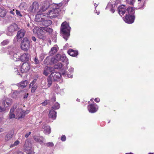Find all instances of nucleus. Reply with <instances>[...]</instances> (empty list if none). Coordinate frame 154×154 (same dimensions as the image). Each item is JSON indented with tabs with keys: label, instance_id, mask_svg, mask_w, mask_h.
Masks as SVG:
<instances>
[{
	"label": "nucleus",
	"instance_id": "27",
	"mask_svg": "<svg viewBox=\"0 0 154 154\" xmlns=\"http://www.w3.org/2000/svg\"><path fill=\"white\" fill-rule=\"evenodd\" d=\"M127 12H128V15H134V9L132 7H129L127 9Z\"/></svg>",
	"mask_w": 154,
	"mask_h": 154
},
{
	"label": "nucleus",
	"instance_id": "36",
	"mask_svg": "<svg viewBox=\"0 0 154 154\" xmlns=\"http://www.w3.org/2000/svg\"><path fill=\"white\" fill-rule=\"evenodd\" d=\"M60 107L59 104L57 103H55L52 106V108L54 109H57L59 108Z\"/></svg>",
	"mask_w": 154,
	"mask_h": 154
},
{
	"label": "nucleus",
	"instance_id": "45",
	"mask_svg": "<svg viewBox=\"0 0 154 154\" xmlns=\"http://www.w3.org/2000/svg\"><path fill=\"white\" fill-rule=\"evenodd\" d=\"M34 61L35 63L36 64H38L39 63V60L38 59L37 56L35 57Z\"/></svg>",
	"mask_w": 154,
	"mask_h": 154
},
{
	"label": "nucleus",
	"instance_id": "29",
	"mask_svg": "<svg viewBox=\"0 0 154 154\" xmlns=\"http://www.w3.org/2000/svg\"><path fill=\"white\" fill-rule=\"evenodd\" d=\"M57 47L54 46L51 48V51L49 52V54L50 55H52L57 52Z\"/></svg>",
	"mask_w": 154,
	"mask_h": 154
},
{
	"label": "nucleus",
	"instance_id": "49",
	"mask_svg": "<svg viewBox=\"0 0 154 154\" xmlns=\"http://www.w3.org/2000/svg\"><path fill=\"white\" fill-rule=\"evenodd\" d=\"M13 154H23V153L20 151H18L14 152Z\"/></svg>",
	"mask_w": 154,
	"mask_h": 154
},
{
	"label": "nucleus",
	"instance_id": "4",
	"mask_svg": "<svg viewBox=\"0 0 154 154\" xmlns=\"http://www.w3.org/2000/svg\"><path fill=\"white\" fill-rule=\"evenodd\" d=\"M14 106L15 107V113L16 114V119H20L24 118L25 116L29 112L28 111L24 112L22 109L17 107L15 105Z\"/></svg>",
	"mask_w": 154,
	"mask_h": 154
},
{
	"label": "nucleus",
	"instance_id": "55",
	"mask_svg": "<svg viewBox=\"0 0 154 154\" xmlns=\"http://www.w3.org/2000/svg\"><path fill=\"white\" fill-rule=\"evenodd\" d=\"M74 69L72 67H70L69 69V71L70 72H72L73 71Z\"/></svg>",
	"mask_w": 154,
	"mask_h": 154
},
{
	"label": "nucleus",
	"instance_id": "18",
	"mask_svg": "<svg viewBox=\"0 0 154 154\" xmlns=\"http://www.w3.org/2000/svg\"><path fill=\"white\" fill-rule=\"evenodd\" d=\"M118 10L120 15L121 16L123 15L125 12V6L124 5H121L119 7Z\"/></svg>",
	"mask_w": 154,
	"mask_h": 154
},
{
	"label": "nucleus",
	"instance_id": "30",
	"mask_svg": "<svg viewBox=\"0 0 154 154\" xmlns=\"http://www.w3.org/2000/svg\"><path fill=\"white\" fill-rule=\"evenodd\" d=\"M40 27L43 30L46 31L49 34L51 33L53 31V29L51 28L48 27H43L42 26H40Z\"/></svg>",
	"mask_w": 154,
	"mask_h": 154
},
{
	"label": "nucleus",
	"instance_id": "61",
	"mask_svg": "<svg viewBox=\"0 0 154 154\" xmlns=\"http://www.w3.org/2000/svg\"><path fill=\"white\" fill-rule=\"evenodd\" d=\"M94 12L95 13H97V15H98L99 14V13H100L99 12H97V10H95L94 11Z\"/></svg>",
	"mask_w": 154,
	"mask_h": 154
},
{
	"label": "nucleus",
	"instance_id": "14",
	"mask_svg": "<svg viewBox=\"0 0 154 154\" xmlns=\"http://www.w3.org/2000/svg\"><path fill=\"white\" fill-rule=\"evenodd\" d=\"M25 32L26 31L24 29H21L18 32L16 37L17 42L20 41L21 40L22 38L24 37Z\"/></svg>",
	"mask_w": 154,
	"mask_h": 154
},
{
	"label": "nucleus",
	"instance_id": "60",
	"mask_svg": "<svg viewBox=\"0 0 154 154\" xmlns=\"http://www.w3.org/2000/svg\"><path fill=\"white\" fill-rule=\"evenodd\" d=\"M28 94H25L23 98H26L28 97Z\"/></svg>",
	"mask_w": 154,
	"mask_h": 154
},
{
	"label": "nucleus",
	"instance_id": "40",
	"mask_svg": "<svg viewBox=\"0 0 154 154\" xmlns=\"http://www.w3.org/2000/svg\"><path fill=\"white\" fill-rule=\"evenodd\" d=\"M56 66H57V67H55V68L59 69H61L63 65L61 63H58L57 64Z\"/></svg>",
	"mask_w": 154,
	"mask_h": 154
},
{
	"label": "nucleus",
	"instance_id": "17",
	"mask_svg": "<svg viewBox=\"0 0 154 154\" xmlns=\"http://www.w3.org/2000/svg\"><path fill=\"white\" fill-rule=\"evenodd\" d=\"M44 16L42 14H38L35 15V21L38 22H39L40 24L41 23L45 17H43Z\"/></svg>",
	"mask_w": 154,
	"mask_h": 154
},
{
	"label": "nucleus",
	"instance_id": "3",
	"mask_svg": "<svg viewBox=\"0 0 154 154\" xmlns=\"http://www.w3.org/2000/svg\"><path fill=\"white\" fill-rule=\"evenodd\" d=\"M70 27L67 23L66 22L63 23L61 24L60 31L63 34V38L67 40L70 35Z\"/></svg>",
	"mask_w": 154,
	"mask_h": 154
},
{
	"label": "nucleus",
	"instance_id": "20",
	"mask_svg": "<svg viewBox=\"0 0 154 154\" xmlns=\"http://www.w3.org/2000/svg\"><path fill=\"white\" fill-rule=\"evenodd\" d=\"M29 55L28 53H24L20 57V60L22 61H28L29 60Z\"/></svg>",
	"mask_w": 154,
	"mask_h": 154
},
{
	"label": "nucleus",
	"instance_id": "13",
	"mask_svg": "<svg viewBox=\"0 0 154 154\" xmlns=\"http://www.w3.org/2000/svg\"><path fill=\"white\" fill-rule=\"evenodd\" d=\"M30 69L29 64L27 63H23L20 68V71L22 73L27 72Z\"/></svg>",
	"mask_w": 154,
	"mask_h": 154
},
{
	"label": "nucleus",
	"instance_id": "1",
	"mask_svg": "<svg viewBox=\"0 0 154 154\" xmlns=\"http://www.w3.org/2000/svg\"><path fill=\"white\" fill-rule=\"evenodd\" d=\"M50 4L48 2L41 4L40 5L38 2H34L29 7L30 12L34 13L37 14L39 12H42L46 10L49 7Z\"/></svg>",
	"mask_w": 154,
	"mask_h": 154
},
{
	"label": "nucleus",
	"instance_id": "9",
	"mask_svg": "<svg viewBox=\"0 0 154 154\" xmlns=\"http://www.w3.org/2000/svg\"><path fill=\"white\" fill-rule=\"evenodd\" d=\"M15 48H12L10 51H9L8 54L11 56V58L14 61H17L20 59L19 55L15 51Z\"/></svg>",
	"mask_w": 154,
	"mask_h": 154
},
{
	"label": "nucleus",
	"instance_id": "47",
	"mask_svg": "<svg viewBox=\"0 0 154 154\" xmlns=\"http://www.w3.org/2000/svg\"><path fill=\"white\" fill-rule=\"evenodd\" d=\"M15 12L17 16L20 17L22 16V15L20 13V11L16 10Z\"/></svg>",
	"mask_w": 154,
	"mask_h": 154
},
{
	"label": "nucleus",
	"instance_id": "50",
	"mask_svg": "<svg viewBox=\"0 0 154 154\" xmlns=\"http://www.w3.org/2000/svg\"><path fill=\"white\" fill-rule=\"evenodd\" d=\"M69 0H64L63 2V3L62 2L61 3H62L63 5H63L65 6V5L68 2Z\"/></svg>",
	"mask_w": 154,
	"mask_h": 154
},
{
	"label": "nucleus",
	"instance_id": "63",
	"mask_svg": "<svg viewBox=\"0 0 154 154\" xmlns=\"http://www.w3.org/2000/svg\"><path fill=\"white\" fill-rule=\"evenodd\" d=\"M94 6H95V8H96L97 6V5L96 4V5L95 4Z\"/></svg>",
	"mask_w": 154,
	"mask_h": 154
},
{
	"label": "nucleus",
	"instance_id": "26",
	"mask_svg": "<svg viewBox=\"0 0 154 154\" xmlns=\"http://www.w3.org/2000/svg\"><path fill=\"white\" fill-rule=\"evenodd\" d=\"M13 135V133L12 131L8 132L5 137V140L7 141L10 140L12 138Z\"/></svg>",
	"mask_w": 154,
	"mask_h": 154
},
{
	"label": "nucleus",
	"instance_id": "16",
	"mask_svg": "<svg viewBox=\"0 0 154 154\" xmlns=\"http://www.w3.org/2000/svg\"><path fill=\"white\" fill-rule=\"evenodd\" d=\"M54 68L51 67L46 66L44 71V74L47 76L50 73L54 71Z\"/></svg>",
	"mask_w": 154,
	"mask_h": 154
},
{
	"label": "nucleus",
	"instance_id": "32",
	"mask_svg": "<svg viewBox=\"0 0 154 154\" xmlns=\"http://www.w3.org/2000/svg\"><path fill=\"white\" fill-rule=\"evenodd\" d=\"M62 74V75L66 78H72V75L67 74V72L65 71L63 72Z\"/></svg>",
	"mask_w": 154,
	"mask_h": 154
},
{
	"label": "nucleus",
	"instance_id": "58",
	"mask_svg": "<svg viewBox=\"0 0 154 154\" xmlns=\"http://www.w3.org/2000/svg\"><path fill=\"white\" fill-rule=\"evenodd\" d=\"M95 101L97 102H99L100 101V99L99 98H97L95 99Z\"/></svg>",
	"mask_w": 154,
	"mask_h": 154
},
{
	"label": "nucleus",
	"instance_id": "44",
	"mask_svg": "<svg viewBox=\"0 0 154 154\" xmlns=\"http://www.w3.org/2000/svg\"><path fill=\"white\" fill-rule=\"evenodd\" d=\"M19 143V141L18 140H17L13 144H11L10 145V147H12L14 146H17V145H18V144Z\"/></svg>",
	"mask_w": 154,
	"mask_h": 154
},
{
	"label": "nucleus",
	"instance_id": "6",
	"mask_svg": "<svg viewBox=\"0 0 154 154\" xmlns=\"http://www.w3.org/2000/svg\"><path fill=\"white\" fill-rule=\"evenodd\" d=\"M29 41L27 38H24L21 44V48L22 50L27 51L29 48Z\"/></svg>",
	"mask_w": 154,
	"mask_h": 154
},
{
	"label": "nucleus",
	"instance_id": "54",
	"mask_svg": "<svg viewBox=\"0 0 154 154\" xmlns=\"http://www.w3.org/2000/svg\"><path fill=\"white\" fill-rule=\"evenodd\" d=\"M5 109L4 108L2 107L1 106H0V112H2L5 111Z\"/></svg>",
	"mask_w": 154,
	"mask_h": 154
},
{
	"label": "nucleus",
	"instance_id": "19",
	"mask_svg": "<svg viewBox=\"0 0 154 154\" xmlns=\"http://www.w3.org/2000/svg\"><path fill=\"white\" fill-rule=\"evenodd\" d=\"M52 22L50 20H45V18L44 19V20L42 21L41 23L39 24L41 26L42 25L45 26H49L52 24Z\"/></svg>",
	"mask_w": 154,
	"mask_h": 154
},
{
	"label": "nucleus",
	"instance_id": "39",
	"mask_svg": "<svg viewBox=\"0 0 154 154\" xmlns=\"http://www.w3.org/2000/svg\"><path fill=\"white\" fill-rule=\"evenodd\" d=\"M9 42V41L8 40H5L3 41L1 43V45H5L8 44Z\"/></svg>",
	"mask_w": 154,
	"mask_h": 154
},
{
	"label": "nucleus",
	"instance_id": "10",
	"mask_svg": "<svg viewBox=\"0 0 154 154\" xmlns=\"http://www.w3.org/2000/svg\"><path fill=\"white\" fill-rule=\"evenodd\" d=\"M62 59H64V60L66 61L67 62L68 60L67 58L66 57V56L64 55H63L62 57L61 55L59 54H57L55 57H53L51 58V59L50 60V61H51V63H57V61L60 60V59L61 60Z\"/></svg>",
	"mask_w": 154,
	"mask_h": 154
},
{
	"label": "nucleus",
	"instance_id": "46",
	"mask_svg": "<svg viewBox=\"0 0 154 154\" xmlns=\"http://www.w3.org/2000/svg\"><path fill=\"white\" fill-rule=\"evenodd\" d=\"M37 86L35 85H34L32 87L31 92L32 93L34 92H35V90L37 88Z\"/></svg>",
	"mask_w": 154,
	"mask_h": 154
},
{
	"label": "nucleus",
	"instance_id": "56",
	"mask_svg": "<svg viewBox=\"0 0 154 154\" xmlns=\"http://www.w3.org/2000/svg\"><path fill=\"white\" fill-rule=\"evenodd\" d=\"M31 133L30 132H29L28 133H27L25 134V137L26 138H27L29 135L31 134Z\"/></svg>",
	"mask_w": 154,
	"mask_h": 154
},
{
	"label": "nucleus",
	"instance_id": "8",
	"mask_svg": "<svg viewBox=\"0 0 154 154\" xmlns=\"http://www.w3.org/2000/svg\"><path fill=\"white\" fill-rule=\"evenodd\" d=\"M53 81H59L60 83L63 82V80L61 79V74L58 72H52L50 75Z\"/></svg>",
	"mask_w": 154,
	"mask_h": 154
},
{
	"label": "nucleus",
	"instance_id": "48",
	"mask_svg": "<svg viewBox=\"0 0 154 154\" xmlns=\"http://www.w3.org/2000/svg\"><path fill=\"white\" fill-rule=\"evenodd\" d=\"M46 145L48 146H53L54 145L53 143L52 142H48L46 143Z\"/></svg>",
	"mask_w": 154,
	"mask_h": 154
},
{
	"label": "nucleus",
	"instance_id": "59",
	"mask_svg": "<svg viewBox=\"0 0 154 154\" xmlns=\"http://www.w3.org/2000/svg\"><path fill=\"white\" fill-rule=\"evenodd\" d=\"M32 40H33L34 42H35L36 41V38L34 36L32 37Z\"/></svg>",
	"mask_w": 154,
	"mask_h": 154
},
{
	"label": "nucleus",
	"instance_id": "51",
	"mask_svg": "<svg viewBox=\"0 0 154 154\" xmlns=\"http://www.w3.org/2000/svg\"><path fill=\"white\" fill-rule=\"evenodd\" d=\"M61 140L62 141H65L66 140V137L65 135H63L61 138Z\"/></svg>",
	"mask_w": 154,
	"mask_h": 154
},
{
	"label": "nucleus",
	"instance_id": "53",
	"mask_svg": "<svg viewBox=\"0 0 154 154\" xmlns=\"http://www.w3.org/2000/svg\"><path fill=\"white\" fill-rule=\"evenodd\" d=\"M48 102V100H46L44 102L42 103V104L43 105L45 106L47 104V103Z\"/></svg>",
	"mask_w": 154,
	"mask_h": 154
},
{
	"label": "nucleus",
	"instance_id": "21",
	"mask_svg": "<svg viewBox=\"0 0 154 154\" xmlns=\"http://www.w3.org/2000/svg\"><path fill=\"white\" fill-rule=\"evenodd\" d=\"M11 100L8 98H7L3 101L2 104L5 108L11 105Z\"/></svg>",
	"mask_w": 154,
	"mask_h": 154
},
{
	"label": "nucleus",
	"instance_id": "28",
	"mask_svg": "<svg viewBox=\"0 0 154 154\" xmlns=\"http://www.w3.org/2000/svg\"><path fill=\"white\" fill-rule=\"evenodd\" d=\"M28 83V81L27 80H25L18 84L17 86L20 88H23L26 87Z\"/></svg>",
	"mask_w": 154,
	"mask_h": 154
},
{
	"label": "nucleus",
	"instance_id": "7",
	"mask_svg": "<svg viewBox=\"0 0 154 154\" xmlns=\"http://www.w3.org/2000/svg\"><path fill=\"white\" fill-rule=\"evenodd\" d=\"M33 31L34 33L37 34L38 37L40 39H43L45 38L44 33L42 28L40 29L38 27H36L33 29Z\"/></svg>",
	"mask_w": 154,
	"mask_h": 154
},
{
	"label": "nucleus",
	"instance_id": "22",
	"mask_svg": "<svg viewBox=\"0 0 154 154\" xmlns=\"http://www.w3.org/2000/svg\"><path fill=\"white\" fill-rule=\"evenodd\" d=\"M14 106H13L11 109L9 113V117L10 119L14 118L16 117V114L15 113Z\"/></svg>",
	"mask_w": 154,
	"mask_h": 154
},
{
	"label": "nucleus",
	"instance_id": "12",
	"mask_svg": "<svg viewBox=\"0 0 154 154\" xmlns=\"http://www.w3.org/2000/svg\"><path fill=\"white\" fill-rule=\"evenodd\" d=\"M135 19L134 15H128L126 14L124 19V21L126 23L131 24L134 22Z\"/></svg>",
	"mask_w": 154,
	"mask_h": 154
},
{
	"label": "nucleus",
	"instance_id": "11",
	"mask_svg": "<svg viewBox=\"0 0 154 154\" xmlns=\"http://www.w3.org/2000/svg\"><path fill=\"white\" fill-rule=\"evenodd\" d=\"M24 151L28 154H31L32 151L31 147V143L28 141H26L24 146Z\"/></svg>",
	"mask_w": 154,
	"mask_h": 154
},
{
	"label": "nucleus",
	"instance_id": "41",
	"mask_svg": "<svg viewBox=\"0 0 154 154\" xmlns=\"http://www.w3.org/2000/svg\"><path fill=\"white\" fill-rule=\"evenodd\" d=\"M9 13L10 14H12L14 16L15 15V12H16V10L13 9L12 10H11L10 8H9Z\"/></svg>",
	"mask_w": 154,
	"mask_h": 154
},
{
	"label": "nucleus",
	"instance_id": "2",
	"mask_svg": "<svg viewBox=\"0 0 154 154\" xmlns=\"http://www.w3.org/2000/svg\"><path fill=\"white\" fill-rule=\"evenodd\" d=\"M63 5L62 3L59 4L54 3L51 5V9L47 13L48 17L51 18H55L59 15L60 12L61 11L62 13H64L65 9L63 8L62 11L60 7Z\"/></svg>",
	"mask_w": 154,
	"mask_h": 154
},
{
	"label": "nucleus",
	"instance_id": "33",
	"mask_svg": "<svg viewBox=\"0 0 154 154\" xmlns=\"http://www.w3.org/2000/svg\"><path fill=\"white\" fill-rule=\"evenodd\" d=\"M19 94V92L17 91H14L11 94V96L13 98H16Z\"/></svg>",
	"mask_w": 154,
	"mask_h": 154
},
{
	"label": "nucleus",
	"instance_id": "31",
	"mask_svg": "<svg viewBox=\"0 0 154 154\" xmlns=\"http://www.w3.org/2000/svg\"><path fill=\"white\" fill-rule=\"evenodd\" d=\"M6 14V12L4 8H0V16L1 17H4Z\"/></svg>",
	"mask_w": 154,
	"mask_h": 154
},
{
	"label": "nucleus",
	"instance_id": "34",
	"mask_svg": "<svg viewBox=\"0 0 154 154\" xmlns=\"http://www.w3.org/2000/svg\"><path fill=\"white\" fill-rule=\"evenodd\" d=\"M44 64L45 65H48L51 64L50 62V59L49 57H47L44 61Z\"/></svg>",
	"mask_w": 154,
	"mask_h": 154
},
{
	"label": "nucleus",
	"instance_id": "24",
	"mask_svg": "<svg viewBox=\"0 0 154 154\" xmlns=\"http://www.w3.org/2000/svg\"><path fill=\"white\" fill-rule=\"evenodd\" d=\"M68 53L70 55L73 57L76 56L78 54V52L77 51L72 49L69 50Z\"/></svg>",
	"mask_w": 154,
	"mask_h": 154
},
{
	"label": "nucleus",
	"instance_id": "62",
	"mask_svg": "<svg viewBox=\"0 0 154 154\" xmlns=\"http://www.w3.org/2000/svg\"><path fill=\"white\" fill-rule=\"evenodd\" d=\"M125 154H133L132 153H126Z\"/></svg>",
	"mask_w": 154,
	"mask_h": 154
},
{
	"label": "nucleus",
	"instance_id": "23",
	"mask_svg": "<svg viewBox=\"0 0 154 154\" xmlns=\"http://www.w3.org/2000/svg\"><path fill=\"white\" fill-rule=\"evenodd\" d=\"M56 112L52 109L50 111L49 114V118H52L53 119H55L56 117Z\"/></svg>",
	"mask_w": 154,
	"mask_h": 154
},
{
	"label": "nucleus",
	"instance_id": "5",
	"mask_svg": "<svg viewBox=\"0 0 154 154\" xmlns=\"http://www.w3.org/2000/svg\"><path fill=\"white\" fill-rule=\"evenodd\" d=\"M18 29V25L15 23H13L8 27L7 34L8 35H11Z\"/></svg>",
	"mask_w": 154,
	"mask_h": 154
},
{
	"label": "nucleus",
	"instance_id": "52",
	"mask_svg": "<svg viewBox=\"0 0 154 154\" xmlns=\"http://www.w3.org/2000/svg\"><path fill=\"white\" fill-rule=\"evenodd\" d=\"M35 82L33 81L32 82L29 84V87L30 88L32 87L34 85H33L35 83Z\"/></svg>",
	"mask_w": 154,
	"mask_h": 154
},
{
	"label": "nucleus",
	"instance_id": "57",
	"mask_svg": "<svg viewBox=\"0 0 154 154\" xmlns=\"http://www.w3.org/2000/svg\"><path fill=\"white\" fill-rule=\"evenodd\" d=\"M46 0L47 1H46V2H43V3H42V4L46 3H47V2L49 3L50 4V6L51 5V3H50V2L52 0Z\"/></svg>",
	"mask_w": 154,
	"mask_h": 154
},
{
	"label": "nucleus",
	"instance_id": "42",
	"mask_svg": "<svg viewBox=\"0 0 154 154\" xmlns=\"http://www.w3.org/2000/svg\"><path fill=\"white\" fill-rule=\"evenodd\" d=\"M34 139L36 141L39 143L40 144H42L43 143V141L42 140L41 138H34Z\"/></svg>",
	"mask_w": 154,
	"mask_h": 154
},
{
	"label": "nucleus",
	"instance_id": "35",
	"mask_svg": "<svg viewBox=\"0 0 154 154\" xmlns=\"http://www.w3.org/2000/svg\"><path fill=\"white\" fill-rule=\"evenodd\" d=\"M112 5L111 4H109L107 6L106 9H107L108 8H110V11L112 13H113L115 12L114 9L112 7Z\"/></svg>",
	"mask_w": 154,
	"mask_h": 154
},
{
	"label": "nucleus",
	"instance_id": "25",
	"mask_svg": "<svg viewBox=\"0 0 154 154\" xmlns=\"http://www.w3.org/2000/svg\"><path fill=\"white\" fill-rule=\"evenodd\" d=\"M43 128L44 130V132L45 134H49L51 133V131L50 126L44 125L43 126Z\"/></svg>",
	"mask_w": 154,
	"mask_h": 154
},
{
	"label": "nucleus",
	"instance_id": "43",
	"mask_svg": "<svg viewBox=\"0 0 154 154\" xmlns=\"http://www.w3.org/2000/svg\"><path fill=\"white\" fill-rule=\"evenodd\" d=\"M127 3L131 5H133L135 2V0H126Z\"/></svg>",
	"mask_w": 154,
	"mask_h": 154
},
{
	"label": "nucleus",
	"instance_id": "15",
	"mask_svg": "<svg viewBox=\"0 0 154 154\" xmlns=\"http://www.w3.org/2000/svg\"><path fill=\"white\" fill-rule=\"evenodd\" d=\"M88 109L89 112L91 113L96 112L97 110V106L96 104H91L88 106Z\"/></svg>",
	"mask_w": 154,
	"mask_h": 154
},
{
	"label": "nucleus",
	"instance_id": "64",
	"mask_svg": "<svg viewBox=\"0 0 154 154\" xmlns=\"http://www.w3.org/2000/svg\"><path fill=\"white\" fill-rule=\"evenodd\" d=\"M79 100L78 99H77L76 100L77 101H79Z\"/></svg>",
	"mask_w": 154,
	"mask_h": 154
},
{
	"label": "nucleus",
	"instance_id": "37",
	"mask_svg": "<svg viewBox=\"0 0 154 154\" xmlns=\"http://www.w3.org/2000/svg\"><path fill=\"white\" fill-rule=\"evenodd\" d=\"M48 87H50L52 84V81H53L51 78L50 77V76L48 77Z\"/></svg>",
	"mask_w": 154,
	"mask_h": 154
},
{
	"label": "nucleus",
	"instance_id": "38",
	"mask_svg": "<svg viewBox=\"0 0 154 154\" xmlns=\"http://www.w3.org/2000/svg\"><path fill=\"white\" fill-rule=\"evenodd\" d=\"M26 6V4L25 2H22L19 5V8L21 9H23Z\"/></svg>",
	"mask_w": 154,
	"mask_h": 154
}]
</instances>
